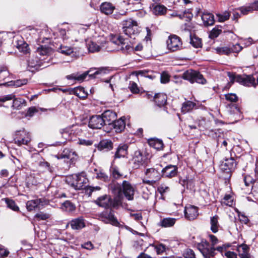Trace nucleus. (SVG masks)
Returning <instances> with one entry per match:
<instances>
[{
	"mask_svg": "<svg viewBox=\"0 0 258 258\" xmlns=\"http://www.w3.org/2000/svg\"><path fill=\"white\" fill-rule=\"evenodd\" d=\"M198 208L193 206L186 207L184 209V215L189 220L195 219L198 216Z\"/></svg>",
	"mask_w": 258,
	"mask_h": 258,
	"instance_id": "obj_17",
	"label": "nucleus"
},
{
	"mask_svg": "<svg viewBox=\"0 0 258 258\" xmlns=\"http://www.w3.org/2000/svg\"><path fill=\"white\" fill-rule=\"evenodd\" d=\"M197 247L204 258H210L215 255V249L210 246L209 243L206 240L203 239L198 244Z\"/></svg>",
	"mask_w": 258,
	"mask_h": 258,
	"instance_id": "obj_6",
	"label": "nucleus"
},
{
	"mask_svg": "<svg viewBox=\"0 0 258 258\" xmlns=\"http://www.w3.org/2000/svg\"><path fill=\"white\" fill-rule=\"evenodd\" d=\"M202 20L205 26H212L214 24V15L208 12H204L202 15Z\"/></svg>",
	"mask_w": 258,
	"mask_h": 258,
	"instance_id": "obj_23",
	"label": "nucleus"
},
{
	"mask_svg": "<svg viewBox=\"0 0 258 258\" xmlns=\"http://www.w3.org/2000/svg\"><path fill=\"white\" fill-rule=\"evenodd\" d=\"M115 7L110 3L105 2L100 6V11L105 15H109L112 13Z\"/></svg>",
	"mask_w": 258,
	"mask_h": 258,
	"instance_id": "obj_25",
	"label": "nucleus"
},
{
	"mask_svg": "<svg viewBox=\"0 0 258 258\" xmlns=\"http://www.w3.org/2000/svg\"><path fill=\"white\" fill-rule=\"evenodd\" d=\"M31 138L30 133L24 129L17 131L14 138L15 143L18 146L27 145L31 141Z\"/></svg>",
	"mask_w": 258,
	"mask_h": 258,
	"instance_id": "obj_5",
	"label": "nucleus"
},
{
	"mask_svg": "<svg viewBox=\"0 0 258 258\" xmlns=\"http://www.w3.org/2000/svg\"><path fill=\"white\" fill-rule=\"evenodd\" d=\"M227 74L232 83L235 81L245 86H256L255 79L252 76H241L231 72H227Z\"/></svg>",
	"mask_w": 258,
	"mask_h": 258,
	"instance_id": "obj_2",
	"label": "nucleus"
},
{
	"mask_svg": "<svg viewBox=\"0 0 258 258\" xmlns=\"http://www.w3.org/2000/svg\"><path fill=\"white\" fill-rule=\"evenodd\" d=\"M218 220L219 217L217 215H215L210 218L211 230L213 233L218 231L219 227Z\"/></svg>",
	"mask_w": 258,
	"mask_h": 258,
	"instance_id": "obj_30",
	"label": "nucleus"
},
{
	"mask_svg": "<svg viewBox=\"0 0 258 258\" xmlns=\"http://www.w3.org/2000/svg\"><path fill=\"white\" fill-rule=\"evenodd\" d=\"M225 96L227 100L231 102H235L238 100V97L235 94L229 93L226 94Z\"/></svg>",
	"mask_w": 258,
	"mask_h": 258,
	"instance_id": "obj_59",
	"label": "nucleus"
},
{
	"mask_svg": "<svg viewBox=\"0 0 258 258\" xmlns=\"http://www.w3.org/2000/svg\"><path fill=\"white\" fill-rule=\"evenodd\" d=\"M95 203L99 207L107 209L111 207L112 199L109 196L105 195L98 198Z\"/></svg>",
	"mask_w": 258,
	"mask_h": 258,
	"instance_id": "obj_15",
	"label": "nucleus"
},
{
	"mask_svg": "<svg viewBox=\"0 0 258 258\" xmlns=\"http://www.w3.org/2000/svg\"><path fill=\"white\" fill-rule=\"evenodd\" d=\"M217 52L219 54H226L228 55L231 53L230 48L228 47H218L216 49Z\"/></svg>",
	"mask_w": 258,
	"mask_h": 258,
	"instance_id": "obj_51",
	"label": "nucleus"
},
{
	"mask_svg": "<svg viewBox=\"0 0 258 258\" xmlns=\"http://www.w3.org/2000/svg\"><path fill=\"white\" fill-rule=\"evenodd\" d=\"M150 146L157 150H161L163 148V143L161 140L158 139H153L149 141Z\"/></svg>",
	"mask_w": 258,
	"mask_h": 258,
	"instance_id": "obj_38",
	"label": "nucleus"
},
{
	"mask_svg": "<svg viewBox=\"0 0 258 258\" xmlns=\"http://www.w3.org/2000/svg\"><path fill=\"white\" fill-rule=\"evenodd\" d=\"M73 127H74V125L61 129L60 130V133L62 135V137L67 139L70 135L73 133V130H72V128Z\"/></svg>",
	"mask_w": 258,
	"mask_h": 258,
	"instance_id": "obj_47",
	"label": "nucleus"
},
{
	"mask_svg": "<svg viewBox=\"0 0 258 258\" xmlns=\"http://www.w3.org/2000/svg\"><path fill=\"white\" fill-rule=\"evenodd\" d=\"M122 25L123 32L128 37H132L139 32L137 22L132 19L123 20Z\"/></svg>",
	"mask_w": 258,
	"mask_h": 258,
	"instance_id": "obj_3",
	"label": "nucleus"
},
{
	"mask_svg": "<svg viewBox=\"0 0 258 258\" xmlns=\"http://www.w3.org/2000/svg\"><path fill=\"white\" fill-rule=\"evenodd\" d=\"M59 33L64 41L70 39V41L69 42L70 43L74 41H77L76 39H74L71 36L72 33V32L68 31L67 32L64 29H60Z\"/></svg>",
	"mask_w": 258,
	"mask_h": 258,
	"instance_id": "obj_36",
	"label": "nucleus"
},
{
	"mask_svg": "<svg viewBox=\"0 0 258 258\" xmlns=\"http://www.w3.org/2000/svg\"><path fill=\"white\" fill-rule=\"evenodd\" d=\"M70 225L74 230L81 229L85 226L84 219L81 217L75 218L70 222Z\"/></svg>",
	"mask_w": 258,
	"mask_h": 258,
	"instance_id": "obj_20",
	"label": "nucleus"
},
{
	"mask_svg": "<svg viewBox=\"0 0 258 258\" xmlns=\"http://www.w3.org/2000/svg\"><path fill=\"white\" fill-rule=\"evenodd\" d=\"M110 41L111 43L117 45H121L120 49L123 51H125V50H128L131 48L129 45L125 44V39L120 35L111 34L110 36Z\"/></svg>",
	"mask_w": 258,
	"mask_h": 258,
	"instance_id": "obj_12",
	"label": "nucleus"
},
{
	"mask_svg": "<svg viewBox=\"0 0 258 258\" xmlns=\"http://www.w3.org/2000/svg\"><path fill=\"white\" fill-rule=\"evenodd\" d=\"M100 218L105 223H109L115 226H118L119 225V223L112 211L102 213L100 216Z\"/></svg>",
	"mask_w": 258,
	"mask_h": 258,
	"instance_id": "obj_13",
	"label": "nucleus"
},
{
	"mask_svg": "<svg viewBox=\"0 0 258 258\" xmlns=\"http://www.w3.org/2000/svg\"><path fill=\"white\" fill-rule=\"evenodd\" d=\"M222 32V30L221 29L214 28L212 29V30L210 32L209 34V37L211 39H214L217 38Z\"/></svg>",
	"mask_w": 258,
	"mask_h": 258,
	"instance_id": "obj_56",
	"label": "nucleus"
},
{
	"mask_svg": "<svg viewBox=\"0 0 258 258\" xmlns=\"http://www.w3.org/2000/svg\"><path fill=\"white\" fill-rule=\"evenodd\" d=\"M15 46L20 52H22L25 53H26L28 52V45L25 42H24L22 38L18 39L15 44Z\"/></svg>",
	"mask_w": 258,
	"mask_h": 258,
	"instance_id": "obj_27",
	"label": "nucleus"
},
{
	"mask_svg": "<svg viewBox=\"0 0 258 258\" xmlns=\"http://www.w3.org/2000/svg\"><path fill=\"white\" fill-rule=\"evenodd\" d=\"M233 114H231V118L234 119V121H237L242 118V114L238 107L236 106H233Z\"/></svg>",
	"mask_w": 258,
	"mask_h": 258,
	"instance_id": "obj_43",
	"label": "nucleus"
},
{
	"mask_svg": "<svg viewBox=\"0 0 258 258\" xmlns=\"http://www.w3.org/2000/svg\"><path fill=\"white\" fill-rule=\"evenodd\" d=\"M38 111L37 109L35 107H30L27 113H26V116L31 117L33 116L35 113L37 112Z\"/></svg>",
	"mask_w": 258,
	"mask_h": 258,
	"instance_id": "obj_64",
	"label": "nucleus"
},
{
	"mask_svg": "<svg viewBox=\"0 0 258 258\" xmlns=\"http://www.w3.org/2000/svg\"><path fill=\"white\" fill-rule=\"evenodd\" d=\"M130 90L133 93H137L139 92V89L138 86L136 83L133 82L130 84V86L129 87Z\"/></svg>",
	"mask_w": 258,
	"mask_h": 258,
	"instance_id": "obj_63",
	"label": "nucleus"
},
{
	"mask_svg": "<svg viewBox=\"0 0 258 258\" xmlns=\"http://www.w3.org/2000/svg\"><path fill=\"white\" fill-rule=\"evenodd\" d=\"M106 70L103 68L91 69L90 70L85 72L82 74H72L66 76L68 80H74L79 81H83L89 75L91 78H95L97 75L104 74L106 73Z\"/></svg>",
	"mask_w": 258,
	"mask_h": 258,
	"instance_id": "obj_1",
	"label": "nucleus"
},
{
	"mask_svg": "<svg viewBox=\"0 0 258 258\" xmlns=\"http://www.w3.org/2000/svg\"><path fill=\"white\" fill-rule=\"evenodd\" d=\"M96 178L104 181L109 180V177L108 175L102 171H100L97 173Z\"/></svg>",
	"mask_w": 258,
	"mask_h": 258,
	"instance_id": "obj_60",
	"label": "nucleus"
},
{
	"mask_svg": "<svg viewBox=\"0 0 258 258\" xmlns=\"http://www.w3.org/2000/svg\"><path fill=\"white\" fill-rule=\"evenodd\" d=\"M35 217L38 220H45L49 218L50 215L47 213H44L43 212H40L36 214L35 216Z\"/></svg>",
	"mask_w": 258,
	"mask_h": 258,
	"instance_id": "obj_55",
	"label": "nucleus"
},
{
	"mask_svg": "<svg viewBox=\"0 0 258 258\" xmlns=\"http://www.w3.org/2000/svg\"><path fill=\"white\" fill-rule=\"evenodd\" d=\"M236 166V162L233 158H226L221 161L219 167L220 169L226 173H229Z\"/></svg>",
	"mask_w": 258,
	"mask_h": 258,
	"instance_id": "obj_9",
	"label": "nucleus"
},
{
	"mask_svg": "<svg viewBox=\"0 0 258 258\" xmlns=\"http://www.w3.org/2000/svg\"><path fill=\"white\" fill-rule=\"evenodd\" d=\"M222 206H232L234 204L233 199L230 195H226L221 202Z\"/></svg>",
	"mask_w": 258,
	"mask_h": 258,
	"instance_id": "obj_41",
	"label": "nucleus"
},
{
	"mask_svg": "<svg viewBox=\"0 0 258 258\" xmlns=\"http://www.w3.org/2000/svg\"><path fill=\"white\" fill-rule=\"evenodd\" d=\"M249 247L245 244H241L238 245L237 248L239 256L240 258L249 255Z\"/></svg>",
	"mask_w": 258,
	"mask_h": 258,
	"instance_id": "obj_29",
	"label": "nucleus"
},
{
	"mask_svg": "<svg viewBox=\"0 0 258 258\" xmlns=\"http://www.w3.org/2000/svg\"><path fill=\"white\" fill-rule=\"evenodd\" d=\"M8 207L12 210L17 211L19 210V207L16 205L15 202L11 200L7 199L6 200Z\"/></svg>",
	"mask_w": 258,
	"mask_h": 258,
	"instance_id": "obj_57",
	"label": "nucleus"
},
{
	"mask_svg": "<svg viewBox=\"0 0 258 258\" xmlns=\"http://www.w3.org/2000/svg\"><path fill=\"white\" fill-rule=\"evenodd\" d=\"M169 80L170 76L167 72H164L161 74L160 81L161 83H167L169 81Z\"/></svg>",
	"mask_w": 258,
	"mask_h": 258,
	"instance_id": "obj_58",
	"label": "nucleus"
},
{
	"mask_svg": "<svg viewBox=\"0 0 258 258\" xmlns=\"http://www.w3.org/2000/svg\"><path fill=\"white\" fill-rule=\"evenodd\" d=\"M58 51L62 54L65 55H70L74 52L73 48L71 47H69L64 45H60L58 48Z\"/></svg>",
	"mask_w": 258,
	"mask_h": 258,
	"instance_id": "obj_44",
	"label": "nucleus"
},
{
	"mask_svg": "<svg viewBox=\"0 0 258 258\" xmlns=\"http://www.w3.org/2000/svg\"><path fill=\"white\" fill-rule=\"evenodd\" d=\"M243 180H244L245 185L246 186H251L253 190L254 189L255 184H257L258 183L257 181H255L252 178V177L250 175L245 176L243 178Z\"/></svg>",
	"mask_w": 258,
	"mask_h": 258,
	"instance_id": "obj_42",
	"label": "nucleus"
},
{
	"mask_svg": "<svg viewBox=\"0 0 258 258\" xmlns=\"http://www.w3.org/2000/svg\"><path fill=\"white\" fill-rule=\"evenodd\" d=\"M196 106V104L190 101H187L183 103L181 107V112L183 113H185L187 112L191 111L194 107Z\"/></svg>",
	"mask_w": 258,
	"mask_h": 258,
	"instance_id": "obj_35",
	"label": "nucleus"
},
{
	"mask_svg": "<svg viewBox=\"0 0 258 258\" xmlns=\"http://www.w3.org/2000/svg\"><path fill=\"white\" fill-rule=\"evenodd\" d=\"M97 148L100 151H108L113 148V143L109 140H102L98 144Z\"/></svg>",
	"mask_w": 258,
	"mask_h": 258,
	"instance_id": "obj_22",
	"label": "nucleus"
},
{
	"mask_svg": "<svg viewBox=\"0 0 258 258\" xmlns=\"http://www.w3.org/2000/svg\"><path fill=\"white\" fill-rule=\"evenodd\" d=\"M104 121L101 115H93L90 118L88 126L93 129H100L105 125Z\"/></svg>",
	"mask_w": 258,
	"mask_h": 258,
	"instance_id": "obj_11",
	"label": "nucleus"
},
{
	"mask_svg": "<svg viewBox=\"0 0 258 258\" xmlns=\"http://www.w3.org/2000/svg\"><path fill=\"white\" fill-rule=\"evenodd\" d=\"M127 146L125 145L119 146L114 155V158L124 157L127 154Z\"/></svg>",
	"mask_w": 258,
	"mask_h": 258,
	"instance_id": "obj_32",
	"label": "nucleus"
},
{
	"mask_svg": "<svg viewBox=\"0 0 258 258\" xmlns=\"http://www.w3.org/2000/svg\"><path fill=\"white\" fill-rule=\"evenodd\" d=\"M87 46L89 51L92 53L98 52L101 49V46L93 41L88 42Z\"/></svg>",
	"mask_w": 258,
	"mask_h": 258,
	"instance_id": "obj_37",
	"label": "nucleus"
},
{
	"mask_svg": "<svg viewBox=\"0 0 258 258\" xmlns=\"http://www.w3.org/2000/svg\"><path fill=\"white\" fill-rule=\"evenodd\" d=\"M190 43L196 48L201 47L202 46L201 39L196 37H190Z\"/></svg>",
	"mask_w": 258,
	"mask_h": 258,
	"instance_id": "obj_53",
	"label": "nucleus"
},
{
	"mask_svg": "<svg viewBox=\"0 0 258 258\" xmlns=\"http://www.w3.org/2000/svg\"><path fill=\"white\" fill-rule=\"evenodd\" d=\"M42 203V199H37L35 200L28 201L26 203V207L28 211H31L38 207Z\"/></svg>",
	"mask_w": 258,
	"mask_h": 258,
	"instance_id": "obj_28",
	"label": "nucleus"
},
{
	"mask_svg": "<svg viewBox=\"0 0 258 258\" xmlns=\"http://www.w3.org/2000/svg\"><path fill=\"white\" fill-rule=\"evenodd\" d=\"M77 176V185H76V189L80 190L86 187L88 179L83 174H78Z\"/></svg>",
	"mask_w": 258,
	"mask_h": 258,
	"instance_id": "obj_26",
	"label": "nucleus"
},
{
	"mask_svg": "<svg viewBox=\"0 0 258 258\" xmlns=\"http://www.w3.org/2000/svg\"><path fill=\"white\" fill-rule=\"evenodd\" d=\"M146 161V157L144 156L140 151H137L135 152L133 161L135 167L137 168L138 166L139 167L140 165H142L145 163Z\"/></svg>",
	"mask_w": 258,
	"mask_h": 258,
	"instance_id": "obj_19",
	"label": "nucleus"
},
{
	"mask_svg": "<svg viewBox=\"0 0 258 258\" xmlns=\"http://www.w3.org/2000/svg\"><path fill=\"white\" fill-rule=\"evenodd\" d=\"M166 43L168 49L172 52L180 50L182 48L181 40L176 35L170 36Z\"/></svg>",
	"mask_w": 258,
	"mask_h": 258,
	"instance_id": "obj_7",
	"label": "nucleus"
},
{
	"mask_svg": "<svg viewBox=\"0 0 258 258\" xmlns=\"http://www.w3.org/2000/svg\"><path fill=\"white\" fill-rule=\"evenodd\" d=\"M61 209L62 211L71 212L75 210L76 206L70 201H66L62 204Z\"/></svg>",
	"mask_w": 258,
	"mask_h": 258,
	"instance_id": "obj_33",
	"label": "nucleus"
},
{
	"mask_svg": "<svg viewBox=\"0 0 258 258\" xmlns=\"http://www.w3.org/2000/svg\"><path fill=\"white\" fill-rule=\"evenodd\" d=\"M122 195L121 191L118 192V194L116 196L113 200H112L111 207L116 208L121 204L122 203Z\"/></svg>",
	"mask_w": 258,
	"mask_h": 258,
	"instance_id": "obj_45",
	"label": "nucleus"
},
{
	"mask_svg": "<svg viewBox=\"0 0 258 258\" xmlns=\"http://www.w3.org/2000/svg\"><path fill=\"white\" fill-rule=\"evenodd\" d=\"M27 83V80L26 79L23 80H17L14 81H11L8 82L9 86H14L16 87H20L23 85L26 84Z\"/></svg>",
	"mask_w": 258,
	"mask_h": 258,
	"instance_id": "obj_50",
	"label": "nucleus"
},
{
	"mask_svg": "<svg viewBox=\"0 0 258 258\" xmlns=\"http://www.w3.org/2000/svg\"><path fill=\"white\" fill-rule=\"evenodd\" d=\"M217 16L218 18L219 22H223L229 19L230 13L226 11L223 14H217Z\"/></svg>",
	"mask_w": 258,
	"mask_h": 258,
	"instance_id": "obj_54",
	"label": "nucleus"
},
{
	"mask_svg": "<svg viewBox=\"0 0 258 258\" xmlns=\"http://www.w3.org/2000/svg\"><path fill=\"white\" fill-rule=\"evenodd\" d=\"M15 97V95L13 94H9L0 97V102H5L7 101L12 100Z\"/></svg>",
	"mask_w": 258,
	"mask_h": 258,
	"instance_id": "obj_61",
	"label": "nucleus"
},
{
	"mask_svg": "<svg viewBox=\"0 0 258 258\" xmlns=\"http://www.w3.org/2000/svg\"><path fill=\"white\" fill-rule=\"evenodd\" d=\"M182 78L184 80L189 81L191 83L196 82L199 84H205L207 82L203 75L199 72L192 70H187L184 72L182 75Z\"/></svg>",
	"mask_w": 258,
	"mask_h": 258,
	"instance_id": "obj_4",
	"label": "nucleus"
},
{
	"mask_svg": "<svg viewBox=\"0 0 258 258\" xmlns=\"http://www.w3.org/2000/svg\"><path fill=\"white\" fill-rule=\"evenodd\" d=\"M12 100H13L12 107L17 109H19L21 105L25 102L24 99L16 98L15 97Z\"/></svg>",
	"mask_w": 258,
	"mask_h": 258,
	"instance_id": "obj_49",
	"label": "nucleus"
},
{
	"mask_svg": "<svg viewBox=\"0 0 258 258\" xmlns=\"http://www.w3.org/2000/svg\"><path fill=\"white\" fill-rule=\"evenodd\" d=\"M75 94L80 98H85L88 94L85 92V89L83 87H78L74 90Z\"/></svg>",
	"mask_w": 258,
	"mask_h": 258,
	"instance_id": "obj_46",
	"label": "nucleus"
},
{
	"mask_svg": "<svg viewBox=\"0 0 258 258\" xmlns=\"http://www.w3.org/2000/svg\"><path fill=\"white\" fill-rule=\"evenodd\" d=\"M237 10H239L241 12V14L243 15H246L253 12L250 4L246 6L239 7Z\"/></svg>",
	"mask_w": 258,
	"mask_h": 258,
	"instance_id": "obj_48",
	"label": "nucleus"
},
{
	"mask_svg": "<svg viewBox=\"0 0 258 258\" xmlns=\"http://www.w3.org/2000/svg\"><path fill=\"white\" fill-rule=\"evenodd\" d=\"M176 221V219L173 218H165L162 219L159 225L163 227H170L173 226Z\"/></svg>",
	"mask_w": 258,
	"mask_h": 258,
	"instance_id": "obj_31",
	"label": "nucleus"
},
{
	"mask_svg": "<svg viewBox=\"0 0 258 258\" xmlns=\"http://www.w3.org/2000/svg\"><path fill=\"white\" fill-rule=\"evenodd\" d=\"M122 190L125 197L129 201L134 199L135 188L127 181H123L122 183Z\"/></svg>",
	"mask_w": 258,
	"mask_h": 258,
	"instance_id": "obj_10",
	"label": "nucleus"
},
{
	"mask_svg": "<svg viewBox=\"0 0 258 258\" xmlns=\"http://www.w3.org/2000/svg\"><path fill=\"white\" fill-rule=\"evenodd\" d=\"M78 174L69 176L66 178V182L68 184L76 189V185H77Z\"/></svg>",
	"mask_w": 258,
	"mask_h": 258,
	"instance_id": "obj_39",
	"label": "nucleus"
},
{
	"mask_svg": "<svg viewBox=\"0 0 258 258\" xmlns=\"http://www.w3.org/2000/svg\"><path fill=\"white\" fill-rule=\"evenodd\" d=\"M163 176L171 178L175 176L177 173V167L176 166L169 165L162 170Z\"/></svg>",
	"mask_w": 258,
	"mask_h": 258,
	"instance_id": "obj_18",
	"label": "nucleus"
},
{
	"mask_svg": "<svg viewBox=\"0 0 258 258\" xmlns=\"http://www.w3.org/2000/svg\"><path fill=\"white\" fill-rule=\"evenodd\" d=\"M110 126L114 130L115 132L120 133L124 130L125 123L123 117H121L118 120H114Z\"/></svg>",
	"mask_w": 258,
	"mask_h": 258,
	"instance_id": "obj_21",
	"label": "nucleus"
},
{
	"mask_svg": "<svg viewBox=\"0 0 258 258\" xmlns=\"http://www.w3.org/2000/svg\"><path fill=\"white\" fill-rule=\"evenodd\" d=\"M145 174L149 180H143V182L152 184L159 180L161 178V173L158 170L152 168L146 170Z\"/></svg>",
	"mask_w": 258,
	"mask_h": 258,
	"instance_id": "obj_8",
	"label": "nucleus"
},
{
	"mask_svg": "<svg viewBox=\"0 0 258 258\" xmlns=\"http://www.w3.org/2000/svg\"><path fill=\"white\" fill-rule=\"evenodd\" d=\"M153 101L158 106H164L167 101V96L163 93H157L155 94L153 97Z\"/></svg>",
	"mask_w": 258,
	"mask_h": 258,
	"instance_id": "obj_24",
	"label": "nucleus"
},
{
	"mask_svg": "<svg viewBox=\"0 0 258 258\" xmlns=\"http://www.w3.org/2000/svg\"><path fill=\"white\" fill-rule=\"evenodd\" d=\"M105 125H110L116 118V114L110 110L105 111L101 115Z\"/></svg>",
	"mask_w": 258,
	"mask_h": 258,
	"instance_id": "obj_16",
	"label": "nucleus"
},
{
	"mask_svg": "<svg viewBox=\"0 0 258 258\" xmlns=\"http://www.w3.org/2000/svg\"><path fill=\"white\" fill-rule=\"evenodd\" d=\"M111 172V175L114 179H119L123 176V174L120 172L118 168L116 167H112Z\"/></svg>",
	"mask_w": 258,
	"mask_h": 258,
	"instance_id": "obj_52",
	"label": "nucleus"
},
{
	"mask_svg": "<svg viewBox=\"0 0 258 258\" xmlns=\"http://www.w3.org/2000/svg\"><path fill=\"white\" fill-rule=\"evenodd\" d=\"M209 236L210 238V241L212 243V246L210 245V246L211 247L214 248V246L218 243V239L215 236L212 234L209 235Z\"/></svg>",
	"mask_w": 258,
	"mask_h": 258,
	"instance_id": "obj_62",
	"label": "nucleus"
},
{
	"mask_svg": "<svg viewBox=\"0 0 258 258\" xmlns=\"http://www.w3.org/2000/svg\"><path fill=\"white\" fill-rule=\"evenodd\" d=\"M58 159H67L72 162L77 159V155L73 150L70 149H64L60 154L55 156Z\"/></svg>",
	"mask_w": 258,
	"mask_h": 258,
	"instance_id": "obj_14",
	"label": "nucleus"
},
{
	"mask_svg": "<svg viewBox=\"0 0 258 258\" xmlns=\"http://www.w3.org/2000/svg\"><path fill=\"white\" fill-rule=\"evenodd\" d=\"M51 52V49L48 47L40 46L37 48L36 53L40 56L48 55Z\"/></svg>",
	"mask_w": 258,
	"mask_h": 258,
	"instance_id": "obj_40",
	"label": "nucleus"
},
{
	"mask_svg": "<svg viewBox=\"0 0 258 258\" xmlns=\"http://www.w3.org/2000/svg\"><path fill=\"white\" fill-rule=\"evenodd\" d=\"M152 11L155 15H163L166 13L167 8L163 5H157L154 7Z\"/></svg>",
	"mask_w": 258,
	"mask_h": 258,
	"instance_id": "obj_34",
	"label": "nucleus"
}]
</instances>
